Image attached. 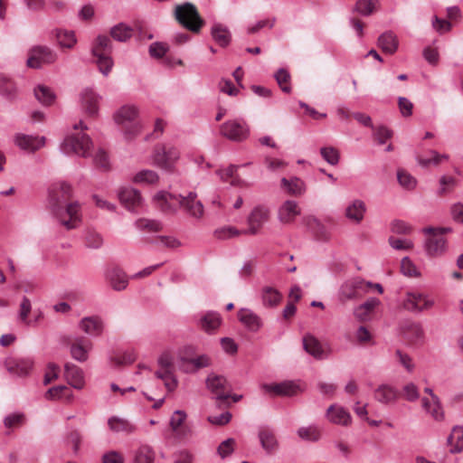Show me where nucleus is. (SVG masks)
<instances>
[{
	"instance_id": "obj_40",
	"label": "nucleus",
	"mask_w": 463,
	"mask_h": 463,
	"mask_svg": "<svg viewBox=\"0 0 463 463\" xmlns=\"http://www.w3.org/2000/svg\"><path fill=\"white\" fill-rule=\"evenodd\" d=\"M34 96L44 106L52 105L55 99L53 91L45 85H38L34 89Z\"/></svg>"
},
{
	"instance_id": "obj_48",
	"label": "nucleus",
	"mask_w": 463,
	"mask_h": 463,
	"mask_svg": "<svg viewBox=\"0 0 463 463\" xmlns=\"http://www.w3.org/2000/svg\"><path fill=\"white\" fill-rule=\"evenodd\" d=\"M135 226L141 231L150 232H157L162 231L163 225L160 222L156 220L140 218L135 222Z\"/></svg>"
},
{
	"instance_id": "obj_15",
	"label": "nucleus",
	"mask_w": 463,
	"mask_h": 463,
	"mask_svg": "<svg viewBox=\"0 0 463 463\" xmlns=\"http://www.w3.org/2000/svg\"><path fill=\"white\" fill-rule=\"evenodd\" d=\"M118 199L127 210L134 213H137L143 203L139 191L130 187L121 188L118 192Z\"/></svg>"
},
{
	"instance_id": "obj_36",
	"label": "nucleus",
	"mask_w": 463,
	"mask_h": 463,
	"mask_svg": "<svg viewBox=\"0 0 463 463\" xmlns=\"http://www.w3.org/2000/svg\"><path fill=\"white\" fill-rule=\"evenodd\" d=\"M281 185L289 194L296 196L302 194L305 191L304 182L298 177H293L291 179L283 177L281 179Z\"/></svg>"
},
{
	"instance_id": "obj_64",
	"label": "nucleus",
	"mask_w": 463,
	"mask_h": 463,
	"mask_svg": "<svg viewBox=\"0 0 463 463\" xmlns=\"http://www.w3.org/2000/svg\"><path fill=\"white\" fill-rule=\"evenodd\" d=\"M234 444H235V440L233 439L230 438V439H225L219 445V447L217 449L218 454L222 458L230 456L234 449V448H233Z\"/></svg>"
},
{
	"instance_id": "obj_4",
	"label": "nucleus",
	"mask_w": 463,
	"mask_h": 463,
	"mask_svg": "<svg viewBox=\"0 0 463 463\" xmlns=\"http://www.w3.org/2000/svg\"><path fill=\"white\" fill-rule=\"evenodd\" d=\"M372 286V282H366L359 277L347 279L339 288L338 300L343 304L356 300L367 293Z\"/></svg>"
},
{
	"instance_id": "obj_12",
	"label": "nucleus",
	"mask_w": 463,
	"mask_h": 463,
	"mask_svg": "<svg viewBox=\"0 0 463 463\" xmlns=\"http://www.w3.org/2000/svg\"><path fill=\"white\" fill-rule=\"evenodd\" d=\"M269 208L264 205L254 207L247 218L248 229L242 230L243 234H258L263 225L269 221Z\"/></svg>"
},
{
	"instance_id": "obj_63",
	"label": "nucleus",
	"mask_w": 463,
	"mask_h": 463,
	"mask_svg": "<svg viewBox=\"0 0 463 463\" xmlns=\"http://www.w3.org/2000/svg\"><path fill=\"white\" fill-rule=\"evenodd\" d=\"M391 231L396 234H410L412 231V227L404 221L394 220L391 223Z\"/></svg>"
},
{
	"instance_id": "obj_25",
	"label": "nucleus",
	"mask_w": 463,
	"mask_h": 463,
	"mask_svg": "<svg viewBox=\"0 0 463 463\" xmlns=\"http://www.w3.org/2000/svg\"><path fill=\"white\" fill-rule=\"evenodd\" d=\"M222 324V317L219 313L208 311L199 319L200 327L208 334L214 333Z\"/></svg>"
},
{
	"instance_id": "obj_42",
	"label": "nucleus",
	"mask_w": 463,
	"mask_h": 463,
	"mask_svg": "<svg viewBox=\"0 0 463 463\" xmlns=\"http://www.w3.org/2000/svg\"><path fill=\"white\" fill-rule=\"evenodd\" d=\"M403 334L411 343L414 344L423 338L424 332L419 323H410L404 327Z\"/></svg>"
},
{
	"instance_id": "obj_31",
	"label": "nucleus",
	"mask_w": 463,
	"mask_h": 463,
	"mask_svg": "<svg viewBox=\"0 0 463 463\" xmlns=\"http://www.w3.org/2000/svg\"><path fill=\"white\" fill-rule=\"evenodd\" d=\"M238 318L250 331H258L261 326L260 318L250 309H240Z\"/></svg>"
},
{
	"instance_id": "obj_19",
	"label": "nucleus",
	"mask_w": 463,
	"mask_h": 463,
	"mask_svg": "<svg viewBox=\"0 0 463 463\" xmlns=\"http://www.w3.org/2000/svg\"><path fill=\"white\" fill-rule=\"evenodd\" d=\"M15 144L23 150L35 152L44 146L45 137L18 134L15 136Z\"/></svg>"
},
{
	"instance_id": "obj_62",
	"label": "nucleus",
	"mask_w": 463,
	"mask_h": 463,
	"mask_svg": "<svg viewBox=\"0 0 463 463\" xmlns=\"http://www.w3.org/2000/svg\"><path fill=\"white\" fill-rule=\"evenodd\" d=\"M402 396L408 402H415L420 397L419 389L413 383L405 384L402 388Z\"/></svg>"
},
{
	"instance_id": "obj_45",
	"label": "nucleus",
	"mask_w": 463,
	"mask_h": 463,
	"mask_svg": "<svg viewBox=\"0 0 463 463\" xmlns=\"http://www.w3.org/2000/svg\"><path fill=\"white\" fill-rule=\"evenodd\" d=\"M84 243L87 248L99 249L103 245V237L92 229H87L84 233Z\"/></svg>"
},
{
	"instance_id": "obj_33",
	"label": "nucleus",
	"mask_w": 463,
	"mask_h": 463,
	"mask_svg": "<svg viewBox=\"0 0 463 463\" xmlns=\"http://www.w3.org/2000/svg\"><path fill=\"white\" fill-rule=\"evenodd\" d=\"M380 304V300L376 298H369L364 303L355 307L354 311V317L361 322L369 319L371 313Z\"/></svg>"
},
{
	"instance_id": "obj_58",
	"label": "nucleus",
	"mask_w": 463,
	"mask_h": 463,
	"mask_svg": "<svg viewBox=\"0 0 463 463\" xmlns=\"http://www.w3.org/2000/svg\"><path fill=\"white\" fill-rule=\"evenodd\" d=\"M320 154L324 160L332 165H335L339 162L338 150L333 146L322 147L320 149Z\"/></svg>"
},
{
	"instance_id": "obj_18",
	"label": "nucleus",
	"mask_w": 463,
	"mask_h": 463,
	"mask_svg": "<svg viewBox=\"0 0 463 463\" xmlns=\"http://www.w3.org/2000/svg\"><path fill=\"white\" fill-rule=\"evenodd\" d=\"M92 348V343L84 336H77L71 345V354L73 359L79 362H85L88 359V353Z\"/></svg>"
},
{
	"instance_id": "obj_56",
	"label": "nucleus",
	"mask_w": 463,
	"mask_h": 463,
	"mask_svg": "<svg viewBox=\"0 0 463 463\" xmlns=\"http://www.w3.org/2000/svg\"><path fill=\"white\" fill-rule=\"evenodd\" d=\"M238 168V165H231L225 170H218L216 173L223 182H228V180L231 178V184L238 185L240 180L237 177H234Z\"/></svg>"
},
{
	"instance_id": "obj_44",
	"label": "nucleus",
	"mask_w": 463,
	"mask_h": 463,
	"mask_svg": "<svg viewBox=\"0 0 463 463\" xmlns=\"http://www.w3.org/2000/svg\"><path fill=\"white\" fill-rule=\"evenodd\" d=\"M54 34L61 47L71 49L76 43V38L72 31L56 29Z\"/></svg>"
},
{
	"instance_id": "obj_20",
	"label": "nucleus",
	"mask_w": 463,
	"mask_h": 463,
	"mask_svg": "<svg viewBox=\"0 0 463 463\" xmlns=\"http://www.w3.org/2000/svg\"><path fill=\"white\" fill-rule=\"evenodd\" d=\"M100 97L91 89H85L81 93V106L87 115L94 117L99 111Z\"/></svg>"
},
{
	"instance_id": "obj_47",
	"label": "nucleus",
	"mask_w": 463,
	"mask_h": 463,
	"mask_svg": "<svg viewBox=\"0 0 463 463\" xmlns=\"http://www.w3.org/2000/svg\"><path fill=\"white\" fill-rule=\"evenodd\" d=\"M155 451L149 446H141L135 454L134 463H154Z\"/></svg>"
},
{
	"instance_id": "obj_49",
	"label": "nucleus",
	"mask_w": 463,
	"mask_h": 463,
	"mask_svg": "<svg viewBox=\"0 0 463 463\" xmlns=\"http://www.w3.org/2000/svg\"><path fill=\"white\" fill-rule=\"evenodd\" d=\"M377 5V0H357L354 11L367 16L373 13Z\"/></svg>"
},
{
	"instance_id": "obj_32",
	"label": "nucleus",
	"mask_w": 463,
	"mask_h": 463,
	"mask_svg": "<svg viewBox=\"0 0 463 463\" xmlns=\"http://www.w3.org/2000/svg\"><path fill=\"white\" fill-rule=\"evenodd\" d=\"M303 346L306 352L316 359H324L326 357L320 342L313 335H307L304 336Z\"/></svg>"
},
{
	"instance_id": "obj_9",
	"label": "nucleus",
	"mask_w": 463,
	"mask_h": 463,
	"mask_svg": "<svg viewBox=\"0 0 463 463\" xmlns=\"http://www.w3.org/2000/svg\"><path fill=\"white\" fill-rule=\"evenodd\" d=\"M194 347L186 346L179 354V368L181 371L190 373H194L201 368L210 365V358L205 355L194 357Z\"/></svg>"
},
{
	"instance_id": "obj_5",
	"label": "nucleus",
	"mask_w": 463,
	"mask_h": 463,
	"mask_svg": "<svg viewBox=\"0 0 463 463\" xmlns=\"http://www.w3.org/2000/svg\"><path fill=\"white\" fill-rule=\"evenodd\" d=\"M175 15L179 24L193 33H199L204 24L196 6L191 3L177 5Z\"/></svg>"
},
{
	"instance_id": "obj_14",
	"label": "nucleus",
	"mask_w": 463,
	"mask_h": 463,
	"mask_svg": "<svg viewBox=\"0 0 463 463\" xmlns=\"http://www.w3.org/2000/svg\"><path fill=\"white\" fill-rule=\"evenodd\" d=\"M206 385L217 400L226 401L230 398L232 387L223 376L211 373L206 379Z\"/></svg>"
},
{
	"instance_id": "obj_17",
	"label": "nucleus",
	"mask_w": 463,
	"mask_h": 463,
	"mask_svg": "<svg viewBox=\"0 0 463 463\" xmlns=\"http://www.w3.org/2000/svg\"><path fill=\"white\" fill-rule=\"evenodd\" d=\"M326 416L331 423L336 425L346 427L352 422V417L349 411L336 404H332L327 408Z\"/></svg>"
},
{
	"instance_id": "obj_46",
	"label": "nucleus",
	"mask_w": 463,
	"mask_h": 463,
	"mask_svg": "<svg viewBox=\"0 0 463 463\" xmlns=\"http://www.w3.org/2000/svg\"><path fill=\"white\" fill-rule=\"evenodd\" d=\"M132 33V28L124 24H118L110 30V35L112 38L118 42H126L131 38Z\"/></svg>"
},
{
	"instance_id": "obj_38",
	"label": "nucleus",
	"mask_w": 463,
	"mask_h": 463,
	"mask_svg": "<svg viewBox=\"0 0 463 463\" xmlns=\"http://www.w3.org/2000/svg\"><path fill=\"white\" fill-rule=\"evenodd\" d=\"M448 442L451 445L454 444L450 449L451 453H459L463 449V427L455 426L452 429L450 435L448 437Z\"/></svg>"
},
{
	"instance_id": "obj_22",
	"label": "nucleus",
	"mask_w": 463,
	"mask_h": 463,
	"mask_svg": "<svg viewBox=\"0 0 463 463\" xmlns=\"http://www.w3.org/2000/svg\"><path fill=\"white\" fill-rule=\"evenodd\" d=\"M64 375L70 385L73 388L80 390L84 386L83 371L73 364H66L64 366Z\"/></svg>"
},
{
	"instance_id": "obj_57",
	"label": "nucleus",
	"mask_w": 463,
	"mask_h": 463,
	"mask_svg": "<svg viewBox=\"0 0 463 463\" xmlns=\"http://www.w3.org/2000/svg\"><path fill=\"white\" fill-rule=\"evenodd\" d=\"M16 92V88L14 83L8 78L0 75V94L12 98L14 96Z\"/></svg>"
},
{
	"instance_id": "obj_16",
	"label": "nucleus",
	"mask_w": 463,
	"mask_h": 463,
	"mask_svg": "<svg viewBox=\"0 0 463 463\" xmlns=\"http://www.w3.org/2000/svg\"><path fill=\"white\" fill-rule=\"evenodd\" d=\"M187 415L184 411L177 410L174 411L170 419V428L175 433V438L184 439L192 435V430L184 424Z\"/></svg>"
},
{
	"instance_id": "obj_55",
	"label": "nucleus",
	"mask_w": 463,
	"mask_h": 463,
	"mask_svg": "<svg viewBox=\"0 0 463 463\" xmlns=\"http://www.w3.org/2000/svg\"><path fill=\"white\" fill-rule=\"evenodd\" d=\"M136 359L137 356L133 351H125L111 357V361L118 366L131 364Z\"/></svg>"
},
{
	"instance_id": "obj_53",
	"label": "nucleus",
	"mask_w": 463,
	"mask_h": 463,
	"mask_svg": "<svg viewBox=\"0 0 463 463\" xmlns=\"http://www.w3.org/2000/svg\"><path fill=\"white\" fill-rule=\"evenodd\" d=\"M158 175L152 170H142L138 172L133 178L135 183H142L152 184L158 181Z\"/></svg>"
},
{
	"instance_id": "obj_3",
	"label": "nucleus",
	"mask_w": 463,
	"mask_h": 463,
	"mask_svg": "<svg viewBox=\"0 0 463 463\" xmlns=\"http://www.w3.org/2000/svg\"><path fill=\"white\" fill-rule=\"evenodd\" d=\"M137 108L129 105L121 107L114 115L115 122L122 127L124 136L127 139H132L141 131L142 126L139 121L137 120Z\"/></svg>"
},
{
	"instance_id": "obj_8",
	"label": "nucleus",
	"mask_w": 463,
	"mask_h": 463,
	"mask_svg": "<svg viewBox=\"0 0 463 463\" xmlns=\"http://www.w3.org/2000/svg\"><path fill=\"white\" fill-rule=\"evenodd\" d=\"M221 135L233 142H242L250 136V128L243 119H230L220 126Z\"/></svg>"
},
{
	"instance_id": "obj_60",
	"label": "nucleus",
	"mask_w": 463,
	"mask_h": 463,
	"mask_svg": "<svg viewBox=\"0 0 463 463\" xmlns=\"http://www.w3.org/2000/svg\"><path fill=\"white\" fill-rule=\"evenodd\" d=\"M397 179L399 184L408 190L413 189L416 185L415 178L406 171L399 170L397 172Z\"/></svg>"
},
{
	"instance_id": "obj_2",
	"label": "nucleus",
	"mask_w": 463,
	"mask_h": 463,
	"mask_svg": "<svg viewBox=\"0 0 463 463\" xmlns=\"http://www.w3.org/2000/svg\"><path fill=\"white\" fill-rule=\"evenodd\" d=\"M155 200L161 211L165 213H174L180 208L196 219H200L203 215V205L197 199L195 192H189L184 195L162 191L155 195Z\"/></svg>"
},
{
	"instance_id": "obj_35",
	"label": "nucleus",
	"mask_w": 463,
	"mask_h": 463,
	"mask_svg": "<svg viewBox=\"0 0 463 463\" xmlns=\"http://www.w3.org/2000/svg\"><path fill=\"white\" fill-rule=\"evenodd\" d=\"M212 36L213 40L222 47H226L231 42V33L227 27L216 24L212 27Z\"/></svg>"
},
{
	"instance_id": "obj_24",
	"label": "nucleus",
	"mask_w": 463,
	"mask_h": 463,
	"mask_svg": "<svg viewBox=\"0 0 463 463\" xmlns=\"http://www.w3.org/2000/svg\"><path fill=\"white\" fill-rule=\"evenodd\" d=\"M261 388L267 392H272L279 396H292L298 392V386L292 382H283L274 384L264 383Z\"/></svg>"
},
{
	"instance_id": "obj_30",
	"label": "nucleus",
	"mask_w": 463,
	"mask_h": 463,
	"mask_svg": "<svg viewBox=\"0 0 463 463\" xmlns=\"http://www.w3.org/2000/svg\"><path fill=\"white\" fill-rule=\"evenodd\" d=\"M377 43L382 51L388 54H393L399 46L397 36L392 31L382 33L378 38Z\"/></svg>"
},
{
	"instance_id": "obj_54",
	"label": "nucleus",
	"mask_w": 463,
	"mask_h": 463,
	"mask_svg": "<svg viewBox=\"0 0 463 463\" xmlns=\"http://www.w3.org/2000/svg\"><path fill=\"white\" fill-rule=\"evenodd\" d=\"M96 58V63L99 71L107 76L113 67V61L110 54L107 55H93Z\"/></svg>"
},
{
	"instance_id": "obj_27",
	"label": "nucleus",
	"mask_w": 463,
	"mask_h": 463,
	"mask_svg": "<svg viewBox=\"0 0 463 463\" xmlns=\"http://www.w3.org/2000/svg\"><path fill=\"white\" fill-rule=\"evenodd\" d=\"M398 397L399 392L397 389L388 384H382L374 391V399L383 404L394 402Z\"/></svg>"
},
{
	"instance_id": "obj_39",
	"label": "nucleus",
	"mask_w": 463,
	"mask_h": 463,
	"mask_svg": "<svg viewBox=\"0 0 463 463\" xmlns=\"http://www.w3.org/2000/svg\"><path fill=\"white\" fill-rule=\"evenodd\" d=\"M262 302L265 307H275L281 300V294L272 287H264L261 293Z\"/></svg>"
},
{
	"instance_id": "obj_11",
	"label": "nucleus",
	"mask_w": 463,
	"mask_h": 463,
	"mask_svg": "<svg viewBox=\"0 0 463 463\" xmlns=\"http://www.w3.org/2000/svg\"><path fill=\"white\" fill-rule=\"evenodd\" d=\"M58 58L57 53L48 46L38 45L30 50L27 66L39 69L43 64L53 63Z\"/></svg>"
},
{
	"instance_id": "obj_23",
	"label": "nucleus",
	"mask_w": 463,
	"mask_h": 463,
	"mask_svg": "<svg viewBox=\"0 0 463 463\" xmlns=\"http://www.w3.org/2000/svg\"><path fill=\"white\" fill-rule=\"evenodd\" d=\"M6 370L16 376H25L33 367L30 359H9L5 361Z\"/></svg>"
},
{
	"instance_id": "obj_50",
	"label": "nucleus",
	"mask_w": 463,
	"mask_h": 463,
	"mask_svg": "<svg viewBox=\"0 0 463 463\" xmlns=\"http://www.w3.org/2000/svg\"><path fill=\"white\" fill-rule=\"evenodd\" d=\"M26 418L23 412L8 414L4 419V425L7 429L19 428L25 423Z\"/></svg>"
},
{
	"instance_id": "obj_41",
	"label": "nucleus",
	"mask_w": 463,
	"mask_h": 463,
	"mask_svg": "<svg viewBox=\"0 0 463 463\" xmlns=\"http://www.w3.org/2000/svg\"><path fill=\"white\" fill-rule=\"evenodd\" d=\"M108 424L110 430L115 432L132 433L136 430L135 426L129 421L118 417L109 418Z\"/></svg>"
},
{
	"instance_id": "obj_6",
	"label": "nucleus",
	"mask_w": 463,
	"mask_h": 463,
	"mask_svg": "<svg viewBox=\"0 0 463 463\" xmlns=\"http://www.w3.org/2000/svg\"><path fill=\"white\" fill-rule=\"evenodd\" d=\"M91 144V140L88 135L79 132L68 136L62 142L61 149L64 154L73 153L82 157H87Z\"/></svg>"
},
{
	"instance_id": "obj_1",
	"label": "nucleus",
	"mask_w": 463,
	"mask_h": 463,
	"mask_svg": "<svg viewBox=\"0 0 463 463\" xmlns=\"http://www.w3.org/2000/svg\"><path fill=\"white\" fill-rule=\"evenodd\" d=\"M71 196V186L65 182L55 183L49 190L51 210L67 230L77 228L81 221L80 206L78 202H70Z\"/></svg>"
},
{
	"instance_id": "obj_13",
	"label": "nucleus",
	"mask_w": 463,
	"mask_h": 463,
	"mask_svg": "<svg viewBox=\"0 0 463 463\" xmlns=\"http://www.w3.org/2000/svg\"><path fill=\"white\" fill-rule=\"evenodd\" d=\"M449 228L439 229V233H437V230L432 227L424 229V232L430 234L431 236L427 239L425 242V250L428 255L431 257L441 255L446 249V240L441 236L443 232H449Z\"/></svg>"
},
{
	"instance_id": "obj_26",
	"label": "nucleus",
	"mask_w": 463,
	"mask_h": 463,
	"mask_svg": "<svg viewBox=\"0 0 463 463\" xmlns=\"http://www.w3.org/2000/svg\"><path fill=\"white\" fill-rule=\"evenodd\" d=\"M80 327L90 335H99L103 331V321L98 316L86 317L80 320Z\"/></svg>"
},
{
	"instance_id": "obj_43",
	"label": "nucleus",
	"mask_w": 463,
	"mask_h": 463,
	"mask_svg": "<svg viewBox=\"0 0 463 463\" xmlns=\"http://www.w3.org/2000/svg\"><path fill=\"white\" fill-rule=\"evenodd\" d=\"M259 438L262 448L269 453L274 451L278 448V441L273 432L268 430H260Z\"/></svg>"
},
{
	"instance_id": "obj_7",
	"label": "nucleus",
	"mask_w": 463,
	"mask_h": 463,
	"mask_svg": "<svg viewBox=\"0 0 463 463\" xmlns=\"http://www.w3.org/2000/svg\"><path fill=\"white\" fill-rule=\"evenodd\" d=\"M179 150L170 144H158L154 149L153 160L158 167L172 171L179 159Z\"/></svg>"
},
{
	"instance_id": "obj_52",
	"label": "nucleus",
	"mask_w": 463,
	"mask_h": 463,
	"mask_svg": "<svg viewBox=\"0 0 463 463\" xmlns=\"http://www.w3.org/2000/svg\"><path fill=\"white\" fill-rule=\"evenodd\" d=\"M214 237L218 240H227L241 234H243L242 230H238L232 226H224L214 231Z\"/></svg>"
},
{
	"instance_id": "obj_28",
	"label": "nucleus",
	"mask_w": 463,
	"mask_h": 463,
	"mask_svg": "<svg viewBox=\"0 0 463 463\" xmlns=\"http://www.w3.org/2000/svg\"><path fill=\"white\" fill-rule=\"evenodd\" d=\"M366 213V205L360 199L354 200L345 209V217L350 221L360 223Z\"/></svg>"
},
{
	"instance_id": "obj_21",
	"label": "nucleus",
	"mask_w": 463,
	"mask_h": 463,
	"mask_svg": "<svg viewBox=\"0 0 463 463\" xmlns=\"http://www.w3.org/2000/svg\"><path fill=\"white\" fill-rule=\"evenodd\" d=\"M106 278L114 290L121 291L128 285V279L126 273L118 267L108 269Z\"/></svg>"
},
{
	"instance_id": "obj_37",
	"label": "nucleus",
	"mask_w": 463,
	"mask_h": 463,
	"mask_svg": "<svg viewBox=\"0 0 463 463\" xmlns=\"http://www.w3.org/2000/svg\"><path fill=\"white\" fill-rule=\"evenodd\" d=\"M421 402L423 408L435 420L440 421L444 419V411L439 399L438 401L430 402L429 399L423 398Z\"/></svg>"
},
{
	"instance_id": "obj_59",
	"label": "nucleus",
	"mask_w": 463,
	"mask_h": 463,
	"mask_svg": "<svg viewBox=\"0 0 463 463\" xmlns=\"http://www.w3.org/2000/svg\"><path fill=\"white\" fill-rule=\"evenodd\" d=\"M275 79L283 92L289 93L291 91V87L288 84L290 79L288 71L279 69L275 74Z\"/></svg>"
},
{
	"instance_id": "obj_34",
	"label": "nucleus",
	"mask_w": 463,
	"mask_h": 463,
	"mask_svg": "<svg viewBox=\"0 0 463 463\" xmlns=\"http://www.w3.org/2000/svg\"><path fill=\"white\" fill-rule=\"evenodd\" d=\"M92 55H107L112 52V43L107 35H99L91 48Z\"/></svg>"
},
{
	"instance_id": "obj_10",
	"label": "nucleus",
	"mask_w": 463,
	"mask_h": 463,
	"mask_svg": "<svg viewBox=\"0 0 463 463\" xmlns=\"http://www.w3.org/2000/svg\"><path fill=\"white\" fill-rule=\"evenodd\" d=\"M433 306V299L418 291H407L402 300L403 308L409 312L416 314L429 310Z\"/></svg>"
},
{
	"instance_id": "obj_51",
	"label": "nucleus",
	"mask_w": 463,
	"mask_h": 463,
	"mask_svg": "<svg viewBox=\"0 0 463 463\" xmlns=\"http://www.w3.org/2000/svg\"><path fill=\"white\" fill-rule=\"evenodd\" d=\"M300 439L308 441H317L320 439V430L316 426L301 427L298 430Z\"/></svg>"
},
{
	"instance_id": "obj_29",
	"label": "nucleus",
	"mask_w": 463,
	"mask_h": 463,
	"mask_svg": "<svg viewBox=\"0 0 463 463\" xmlns=\"http://www.w3.org/2000/svg\"><path fill=\"white\" fill-rule=\"evenodd\" d=\"M300 214V209L295 201H286L279 209V220L283 223H290Z\"/></svg>"
},
{
	"instance_id": "obj_61",
	"label": "nucleus",
	"mask_w": 463,
	"mask_h": 463,
	"mask_svg": "<svg viewBox=\"0 0 463 463\" xmlns=\"http://www.w3.org/2000/svg\"><path fill=\"white\" fill-rule=\"evenodd\" d=\"M395 356L398 362L406 369V371L411 373L414 370L415 364L412 361V358L408 354L403 353L400 349H397L395 351Z\"/></svg>"
}]
</instances>
